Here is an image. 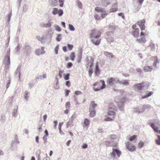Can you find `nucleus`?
Instances as JSON below:
<instances>
[{
	"mask_svg": "<svg viewBox=\"0 0 160 160\" xmlns=\"http://www.w3.org/2000/svg\"><path fill=\"white\" fill-rule=\"evenodd\" d=\"M73 46L71 44H68V47L69 49L70 50H72L73 48Z\"/></svg>",
	"mask_w": 160,
	"mask_h": 160,
	"instance_id": "63",
	"label": "nucleus"
},
{
	"mask_svg": "<svg viewBox=\"0 0 160 160\" xmlns=\"http://www.w3.org/2000/svg\"><path fill=\"white\" fill-rule=\"evenodd\" d=\"M65 74H64V79L65 80H67L69 79V76H70L69 73H68L67 75L64 76Z\"/></svg>",
	"mask_w": 160,
	"mask_h": 160,
	"instance_id": "56",
	"label": "nucleus"
},
{
	"mask_svg": "<svg viewBox=\"0 0 160 160\" xmlns=\"http://www.w3.org/2000/svg\"><path fill=\"white\" fill-rule=\"evenodd\" d=\"M100 82L102 83V86L99 88H95L94 89V91H98L101 89H103L105 87L106 85L105 83V82L103 80H101Z\"/></svg>",
	"mask_w": 160,
	"mask_h": 160,
	"instance_id": "19",
	"label": "nucleus"
},
{
	"mask_svg": "<svg viewBox=\"0 0 160 160\" xmlns=\"http://www.w3.org/2000/svg\"><path fill=\"white\" fill-rule=\"evenodd\" d=\"M51 3L52 5L53 6H56L58 5V0H51Z\"/></svg>",
	"mask_w": 160,
	"mask_h": 160,
	"instance_id": "34",
	"label": "nucleus"
},
{
	"mask_svg": "<svg viewBox=\"0 0 160 160\" xmlns=\"http://www.w3.org/2000/svg\"><path fill=\"white\" fill-rule=\"evenodd\" d=\"M108 114L110 116H115L116 115V113L113 111H109L108 112Z\"/></svg>",
	"mask_w": 160,
	"mask_h": 160,
	"instance_id": "43",
	"label": "nucleus"
},
{
	"mask_svg": "<svg viewBox=\"0 0 160 160\" xmlns=\"http://www.w3.org/2000/svg\"><path fill=\"white\" fill-rule=\"evenodd\" d=\"M21 72V67L20 66H18L16 71V74L17 76H18L19 77H20Z\"/></svg>",
	"mask_w": 160,
	"mask_h": 160,
	"instance_id": "30",
	"label": "nucleus"
},
{
	"mask_svg": "<svg viewBox=\"0 0 160 160\" xmlns=\"http://www.w3.org/2000/svg\"><path fill=\"white\" fill-rule=\"evenodd\" d=\"M63 124V123L62 122H60L59 123V125H58V129L59 130V132L61 135L64 134V132H63L61 131V129H62L61 127H62V126Z\"/></svg>",
	"mask_w": 160,
	"mask_h": 160,
	"instance_id": "33",
	"label": "nucleus"
},
{
	"mask_svg": "<svg viewBox=\"0 0 160 160\" xmlns=\"http://www.w3.org/2000/svg\"><path fill=\"white\" fill-rule=\"evenodd\" d=\"M100 14L102 18H103L108 14V13L103 10L101 12Z\"/></svg>",
	"mask_w": 160,
	"mask_h": 160,
	"instance_id": "37",
	"label": "nucleus"
},
{
	"mask_svg": "<svg viewBox=\"0 0 160 160\" xmlns=\"http://www.w3.org/2000/svg\"><path fill=\"white\" fill-rule=\"evenodd\" d=\"M73 120L70 119H69V121H68V122L67 123V127H72L73 126V125L72 124V122Z\"/></svg>",
	"mask_w": 160,
	"mask_h": 160,
	"instance_id": "32",
	"label": "nucleus"
},
{
	"mask_svg": "<svg viewBox=\"0 0 160 160\" xmlns=\"http://www.w3.org/2000/svg\"><path fill=\"white\" fill-rule=\"evenodd\" d=\"M74 101L75 102V104L76 106L77 107H78L79 105L77 99L76 98H75L74 99Z\"/></svg>",
	"mask_w": 160,
	"mask_h": 160,
	"instance_id": "62",
	"label": "nucleus"
},
{
	"mask_svg": "<svg viewBox=\"0 0 160 160\" xmlns=\"http://www.w3.org/2000/svg\"><path fill=\"white\" fill-rule=\"evenodd\" d=\"M5 54L3 61V63L5 65V69L6 71L8 70L10 67V49L9 48L8 51L4 52Z\"/></svg>",
	"mask_w": 160,
	"mask_h": 160,
	"instance_id": "4",
	"label": "nucleus"
},
{
	"mask_svg": "<svg viewBox=\"0 0 160 160\" xmlns=\"http://www.w3.org/2000/svg\"><path fill=\"white\" fill-rule=\"evenodd\" d=\"M95 73L96 76L98 75L100 73V69L99 67V62H97L95 65Z\"/></svg>",
	"mask_w": 160,
	"mask_h": 160,
	"instance_id": "14",
	"label": "nucleus"
},
{
	"mask_svg": "<svg viewBox=\"0 0 160 160\" xmlns=\"http://www.w3.org/2000/svg\"><path fill=\"white\" fill-rule=\"evenodd\" d=\"M46 38V36L45 35H43L42 37H37L38 40L40 41L42 43H43L45 42Z\"/></svg>",
	"mask_w": 160,
	"mask_h": 160,
	"instance_id": "16",
	"label": "nucleus"
},
{
	"mask_svg": "<svg viewBox=\"0 0 160 160\" xmlns=\"http://www.w3.org/2000/svg\"><path fill=\"white\" fill-rule=\"evenodd\" d=\"M90 123L89 120L87 118H86L84 119V124L86 127L88 126Z\"/></svg>",
	"mask_w": 160,
	"mask_h": 160,
	"instance_id": "40",
	"label": "nucleus"
},
{
	"mask_svg": "<svg viewBox=\"0 0 160 160\" xmlns=\"http://www.w3.org/2000/svg\"><path fill=\"white\" fill-rule=\"evenodd\" d=\"M18 108L16 109L15 108L13 111L12 114L14 116L16 117L17 115Z\"/></svg>",
	"mask_w": 160,
	"mask_h": 160,
	"instance_id": "45",
	"label": "nucleus"
},
{
	"mask_svg": "<svg viewBox=\"0 0 160 160\" xmlns=\"http://www.w3.org/2000/svg\"><path fill=\"white\" fill-rule=\"evenodd\" d=\"M47 137L46 135H44L43 137V139L44 141V144H46L47 142Z\"/></svg>",
	"mask_w": 160,
	"mask_h": 160,
	"instance_id": "55",
	"label": "nucleus"
},
{
	"mask_svg": "<svg viewBox=\"0 0 160 160\" xmlns=\"http://www.w3.org/2000/svg\"><path fill=\"white\" fill-rule=\"evenodd\" d=\"M19 141L17 136H15V138L12 141V144L11 146V149L12 150H16L17 148V145L19 143Z\"/></svg>",
	"mask_w": 160,
	"mask_h": 160,
	"instance_id": "7",
	"label": "nucleus"
},
{
	"mask_svg": "<svg viewBox=\"0 0 160 160\" xmlns=\"http://www.w3.org/2000/svg\"><path fill=\"white\" fill-rule=\"evenodd\" d=\"M146 107H147V106H143L134 108L133 111L134 112L138 113H142L144 112L145 108H146Z\"/></svg>",
	"mask_w": 160,
	"mask_h": 160,
	"instance_id": "8",
	"label": "nucleus"
},
{
	"mask_svg": "<svg viewBox=\"0 0 160 160\" xmlns=\"http://www.w3.org/2000/svg\"><path fill=\"white\" fill-rule=\"evenodd\" d=\"M144 145V143L142 141H139L138 144V148H141Z\"/></svg>",
	"mask_w": 160,
	"mask_h": 160,
	"instance_id": "50",
	"label": "nucleus"
},
{
	"mask_svg": "<svg viewBox=\"0 0 160 160\" xmlns=\"http://www.w3.org/2000/svg\"><path fill=\"white\" fill-rule=\"evenodd\" d=\"M139 29L138 28H135L132 32V34L133 36L136 38H138L139 35Z\"/></svg>",
	"mask_w": 160,
	"mask_h": 160,
	"instance_id": "15",
	"label": "nucleus"
},
{
	"mask_svg": "<svg viewBox=\"0 0 160 160\" xmlns=\"http://www.w3.org/2000/svg\"><path fill=\"white\" fill-rule=\"evenodd\" d=\"M75 94L77 95H79L82 94V93L80 91H76L75 92Z\"/></svg>",
	"mask_w": 160,
	"mask_h": 160,
	"instance_id": "64",
	"label": "nucleus"
},
{
	"mask_svg": "<svg viewBox=\"0 0 160 160\" xmlns=\"http://www.w3.org/2000/svg\"><path fill=\"white\" fill-rule=\"evenodd\" d=\"M113 120L112 118H111L109 117H108L105 118L104 119V121H111Z\"/></svg>",
	"mask_w": 160,
	"mask_h": 160,
	"instance_id": "61",
	"label": "nucleus"
},
{
	"mask_svg": "<svg viewBox=\"0 0 160 160\" xmlns=\"http://www.w3.org/2000/svg\"><path fill=\"white\" fill-rule=\"evenodd\" d=\"M142 83H143V85H144L143 87V89L144 90H146L149 88L150 86L149 83L147 82H144Z\"/></svg>",
	"mask_w": 160,
	"mask_h": 160,
	"instance_id": "28",
	"label": "nucleus"
},
{
	"mask_svg": "<svg viewBox=\"0 0 160 160\" xmlns=\"http://www.w3.org/2000/svg\"><path fill=\"white\" fill-rule=\"evenodd\" d=\"M69 29L71 31H74L75 30V28L71 24H68Z\"/></svg>",
	"mask_w": 160,
	"mask_h": 160,
	"instance_id": "49",
	"label": "nucleus"
},
{
	"mask_svg": "<svg viewBox=\"0 0 160 160\" xmlns=\"http://www.w3.org/2000/svg\"><path fill=\"white\" fill-rule=\"evenodd\" d=\"M129 82V80H122L121 81H119V82L118 83L121 84L122 85H127Z\"/></svg>",
	"mask_w": 160,
	"mask_h": 160,
	"instance_id": "27",
	"label": "nucleus"
},
{
	"mask_svg": "<svg viewBox=\"0 0 160 160\" xmlns=\"http://www.w3.org/2000/svg\"><path fill=\"white\" fill-rule=\"evenodd\" d=\"M127 148L130 151H133L135 150L136 147L134 145L130 144V142H127L126 145Z\"/></svg>",
	"mask_w": 160,
	"mask_h": 160,
	"instance_id": "9",
	"label": "nucleus"
},
{
	"mask_svg": "<svg viewBox=\"0 0 160 160\" xmlns=\"http://www.w3.org/2000/svg\"><path fill=\"white\" fill-rule=\"evenodd\" d=\"M9 41H10L9 40H7V42H6V44L5 45L4 47H5V48L4 50V52H7L8 51V49L9 48V49H10V47L9 46Z\"/></svg>",
	"mask_w": 160,
	"mask_h": 160,
	"instance_id": "24",
	"label": "nucleus"
},
{
	"mask_svg": "<svg viewBox=\"0 0 160 160\" xmlns=\"http://www.w3.org/2000/svg\"><path fill=\"white\" fill-rule=\"evenodd\" d=\"M92 66V63H91L90 65V68L89 69V76L90 77H91L92 76V73L93 72V71L92 70V69L91 68Z\"/></svg>",
	"mask_w": 160,
	"mask_h": 160,
	"instance_id": "36",
	"label": "nucleus"
},
{
	"mask_svg": "<svg viewBox=\"0 0 160 160\" xmlns=\"http://www.w3.org/2000/svg\"><path fill=\"white\" fill-rule=\"evenodd\" d=\"M30 93L28 91H25L24 92V98L27 101L28 100L29 97Z\"/></svg>",
	"mask_w": 160,
	"mask_h": 160,
	"instance_id": "26",
	"label": "nucleus"
},
{
	"mask_svg": "<svg viewBox=\"0 0 160 160\" xmlns=\"http://www.w3.org/2000/svg\"><path fill=\"white\" fill-rule=\"evenodd\" d=\"M153 93V92H148L145 95L142 96V98H148L152 95Z\"/></svg>",
	"mask_w": 160,
	"mask_h": 160,
	"instance_id": "31",
	"label": "nucleus"
},
{
	"mask_svg": "<svg viewBox=\"0 0 160 160\" xmlns=\"http://www.w3.org/2000/svg\"><path fill=\"white\" fill-rule=\"evenodd\" d=\"M59 48V45H58L55 48V52L56 54H58V50Z\"/></svg>",
	"mask_w": 160,
	"mask_h": 160,
	"instance_id": "54",
	"label": "nucleus"
},
{
	"mask_svg": "<svg viewBox=\"0 0 160 160\" xmlns=\"http://www.w3.org/2000/svg\"><path fill=\"white\" fill-rule=\"evenodd\" d=\"M54 88L56 89H58L59 88V82L58 80L57 81L56 83L54 85Z\"/></svg>",
	"mask_w": 160,
	"mask_h": 160,
	"instance_id": "51",
	"label": "nucleus"
},
{
	"mask_svg": "<svg viewBox=\"0 0 160 160\" xmlns=\"http://www.w3.org/2000/svg\"><path fill=\"white\" fill-rule=\"evenodd\" d=\"M143 83H137L134 85V87L135 89H137L138 90H141L143 89V87L144 86Z\"/></svg>",
	"mask_w": 160,
	"mask_h": 160,
	"instance_id": "12",
	"label": "nucleus"
},
{
	"mask_svg": "<svg viewBox=\"0 0 160 160\" xmlns=\"http://www.w3.org/2000/svg\"><path fill=\"white\" fill-rule=\"evenodd\" d=\"M89 112H90V117L91 118L93 117L96 113V111L95 110L92 111V110H89Z\"/></svg>",
	"mask_w": 160,
	"mask_h": 160,
	"instance_id": "38",
	"label": "nucleus"
},
{
	"mask_svg": "<svg viewBox=\"0 0 160 160\" xmlns=\"http://www.w3.org/2000/svg\"><path fill=\"white\" fill-rule=\"evenodd\" d=\"M101 33L98 30L94 29L92 30L90 33L91 40L93 43L96 45L99 44L101 39H99Z\"/></svg>",
	"mask_w": 160,
	"mask_h": 160,
	"instance_id": "2",
	"label": "nucleus"
},
{
	"mask_svg": "<svg viewBox=\"0 0 160 160\" xmlns=\"http://www.w3.org/2000/svg\"><path fill=\"white\" fill-rule=\"evenodd\" d=\"M59 2L60 3V6L61 7H62L63 6V0H59Z\"/></svg>",
	"mask_w": 160,
	"mask_h": 160,
	"instance_id": "60",
	"label": "nucleus"
},
{
	"mask_svg": "<svg viewBox=\"0 0 160 160\" xmlns=\"http://www.w3.org/2000/svg\"><path fill=\"white\" fill-rule=\"evenodd\" d=\"M95 10L98 12H99L100 13H101V12L103 10L102 8L98 7H96L95 8Z\"/></svg>",
	"mask_w": 160,
	"mask_h": 160,
	"instance_id": "42",
	"label": "nucleus"
},
{
	"mask_svg": "<svg viewBox=\"0 0 160 160\" xmlns=\"http://www.w3.org/2000/svg\"><path fill=\"white\" fill-rule=\"evenodd\" d=\"M119 82L118 78H110L107 80V86L109 87L113 88L116 86V84Z\"/></svg>",
	"mask_w": 160,
	"mask_h": 160,
	"instance_id": "5",
	"label": "nucleus"
},
{
	"mask_svg": "<svg viewBox=\"0 0 160 160\" xmlns=\"http://www.w3.org/2000/svg\"><path fill=\"white\" fill-rule=\"evenodd\" d=\"M44 47H42L41 48L38 49L36 50V54L37 55H39L45 53Z\"/></svg>",
	"mask_w": 160,
	"mask_h": 160,
	"instance_id": "11",
	"label": "nucleus"
},
{
	"mask_svg": "<svg viewBox=\"0 0 160 160\" xmlns=\"http://www.w3.org/2000/svg\"><path fill=\"white\" fill-rule=\"evenodd\" d=\"M56 30L58 32H60L61 31V28L58 25H56L55 26Z\"/></svg>",
	"mask_w": 160,
	"mask_h": 160,
	"instance_id": "57",
	"label": "nucleus"
},
{
	"mask_svg": "<svg viewBox=\"0 0 160 160\" xmlns=\"http://www.w3.org/2000/svg\"><path fill=\"white\" fill-rule=\"evenodd\" d=\"M52 13L54 15L58 14V17H61L62 15L63 12L61 9H58V8H54L52 9Z\"/></svg>",
	"mask_w": 160,
	"mask_h": 160,
	"instance_id": "6",
	"label": "nucleus"
},
{
	"mask_svg": "<svg viewBox=\"0 0 160 160\" xmlns=\"http://www.w3.org/2000/svg\"><path fill=\"white\" fill-rule=\"evenodd\" d=\"M62 35L61 34H58L57 35V37L56 38V40L58 42L60 41L62 38Z\"/></svg>",
	"mask_w": 160,
	"mask_h": 160,
	"instance_id": "48",
	"label": "nucleus"
},
{
	"mask_svg": "<svg viewBox=\"0 0 160 160\" xmlns=\"http://www.w3.org/2000/svg\"><path fill=\"white\" fill-rule=\"evenodd\" d=\"M155 124H156V123H155V122L152 123L151 124V127L154 130V131L155 132V130L156 129H158V128H155Z\"/></svg>",
	"mask_w": 160,
	"mask_h": 160,
	"instance_id": "53",
	"label": "nucleus"
},
{
	"mask_svg": "<svg viewBox=\"0 0 160 160\" xmlns=\"http://www.w3.org/2000/svg\"><path fill=\"white\" fill-rule=\"evenodd\" d=\"M25 51L27 55L29 54L31 52V48L28 45H26L25 48Z\"/></svg>",
	"mask_w": 160,
	"mask_h": 160,
	"instance_id": "17",
	"label": "nucleus"
},
{
	"mask_svg": "<svg viewBox=\"0 0 160 160\" xmlns=\"http://www.w3.org/2000/svg\"><path fill=\"white\" fill-rule=\"evenodd\" d=\"M76 6L79 9H82L83 5L82 2L79 0H77L76 1Z\"/></svg>",
	"mask_w": 160,
	"mask_h": 160,
	"instance_id": "20",
	"label": "nucleus"
},
{
	"mask_svg": "<svg viewBox=\"0 0 160 160\" xmlns=\"http://www.w3.org/2000/svg\"><path fill=\"white\" fill-rule=\"evenodd\" d=\"M145 22V20L144 19L142 20L139 21H138L137 24L138 25L141 29V30L142 31L145 29V25L144 24Z\"/></svg>",
	"mask_w": 160,
	"mask_h": 160,
	"instance_id": "10",
	"label": "nucleus"
},
{
	"mask_svg": "<svg viewBox=\"0 0 160 160\" xmlns=\"http://www.w3.org/2000/svg\"><path fill=\"white\" fill-rule=\"evenodd\" d=\"M47 78V75L45 74H44L42 75H41L38 76V79L42 80L46 78Z\"/></svg>",
	"mask_w": 160,
	"mask_h": 160,
	"instance_id": "41",
	"label": "nucleus"
},
{
	"mask_svg": "<svg viewBox=\"0 0 160 160\" xmlns=\"http://www.w3.org/2000/svg\"><path fill=\"white\" fill-rule=\"evenodd\" d=\"M146 40L145 37H141L140 38L137 39V41L140 43H144L146 42Z\"/></svg>",
	"mask_w": 160,
	"mask_h": 160,
	"instance_id": "22",
	"label": "nucleus"
},
{
	"mask_svg": "<svg viewBox=\"0 0 160 160\" xmlns=\"http://www.w3.org/2000/svg\"><path fill=\"white\" fill-rule=\"evenodd\" d=\"M70 57L71 60L74 61L75 58V53L74 52H72Z\"/></svg>",
	"mask_w": 160,
	"mask_h": 160,
	"instance_id": "44",
	"label": "nucleus"
},
{
	"mask_svg": "<svg viewBox=\"0 0 160 160\" xmlns=\"http://www.w3.org/2000/svg\"><path fill=\"white\" fill-rule=\"evenodd\" d=\"M112 151L110 154V157L113 159L119 158L121 154V152L118 147L117 144L115 143L112 146Z\"/></svg>",
	"mask_w": 160,
	"mask_h": 160,
	"instance_id": "3",
	"label": "nucleus"
},
{
	"mask_svg": "<svg viewBox=\"0 0 160 160\" xmlns=\"http://www.w3.org/2000/svg\"><path fill=\"white\" fill-rule=\"evenodd\" d=\"M126 98L123 97L122 98L120 99L119 97L116 98V100L117 101L114 102V103L110 104L108 106V108L110 109H112L113 110H116L117 108V106H118L119 109L120 110H122L124 107V102H125Z\"/></svg>",
	"mask_w": 160,
	"mask_h": 160,
	"instance_id": "1",
	"label": "nucleus"
},
{
	"mask_svg": "<svg viewBox=\"0 0 160 160\" xmlns=\"http://www.w3.org/2000/svg\"><path fill=\"white\" fill-rule=\"evenodd\" d=\"M97 104L95 103L94 101H92L89 106V110L95 111V108L97 107Z\"/></svg>",
	"mask_w": 160,
	"mask_h": 160,
	"instance_id": "13",
	"label": "nucleus"
},
{
	"mask_svg": "<svg viewBox=\"0 0 160 160\" xmlns=\"http://www.w3.org/2000/svg\"><path fill=\"white\" fill-rule=\"evenodd\" d=\"M136 137L137 136L136 135H133L132 137L129 138V140L130 141H132L136 139Z\"/></svg>",
	"mask_w": 160,
	"mask_h": 160,
	"instance_id": "47",
	"label": "nucleus"
},
{
	"mask_svg": "<svg viewBox=\"0 0 160 160\" xmlns=\"http://www.w3.org/2000/svg\"><path fill=\"white\" fill-rule=\"evenodd\" d=\"M94 18L96 19L99 20L101 18V16L98 15V14H95L94 16Z\"/></svg>",
	"mask_w": 160,
	"mask_h": 160,
	"instance_id": "58",
	"label": "nucleus"
},
{
	"mask_svg": "<svg viewBox=\"0 0 160 160\" xmlns=\"http://www.w3.org/2000/svg\"><path fill=\"white\" fill-rule=\"evenodd\" d=\"M104 54L107 57L109 58L110 59L112 58L114 56L112 53L107 52H104Z\"/></svg>",
	"mask_w": 160,
	"mask_h": 160,
	"instance_id": "23",
	"label": "nucleus"
},
{
	"mask_svg": "<svg viewBox=\"0 0 160 160\" xmlns=\"http://www.w3.org/2000/svg\"><path fill=\"white\" fill-rule=\"evenodd\" d=\"M158 139L156 140V143L157 144L160 145V135H158Z\"/></svg>",
	"mask_w": 160,
	"mask_h": 160,
	"instance_id": "52",
	"label": "nucleus"
},
{
	"mask_svg": "<svg viewBox=\"0 0 160 160\" xmlns=\"http://www.w3.org/2000/svg\"><path fill=\"white\" fill-rule=\"evenodd\" d=\"M109 0H103V2H104L103 5L105 6H107L111 2H108Z\"/></svg>",
	"mask_w": 160,
	"mask_h": 160,
	"instance_id": "46",
	"label": "nucleus"
},
{
	"mask_svg": "<svg viewBox=\"0 0 160 160\" xmlns=\"http://www.w3.org/2000/svg\"><path fill=\"white\" fill-rule=\"evenodd\" d=\"M12 16V13L11 11L9 12V13L7 15V18H6V21L8 24H10V22Z\"/></svg>",
	"mask_w": 160,
	"mask_h": 160,
	"instance_id": "21",
	"label": "nucleus"
},
{
	"mask_svg": "<svg viewBox=\"0 0 160 160\" xmlns=\"http://www.w3.org/2000/svg\"><path fill=\"white\" fill-rule=\"evenodd\" d=\"M28 6L27 4H25L23 7L22 12H26L28 11Z\"/></svg>",
	"mask_w": 160,
	"mask_h": 160,
	"instance_id": "35",
	"label": "nucleus"
},
{
	"mask_svg": "<svg viewBox=\"0 0 160 160\" xmlns=\"http://www.w3.org/2000/svg\"><path fill=\"white\" fill-rule=\"evenodd\" d=\"M117 3L114 4L112 5V8L110 9L109 12H115L117 11Z\"/></svg>",
	"mask_w": 160,
	"mask_h": 160,
	"instance_id": "18",
	"label": "nucleus"
},
{
	"mask_svg": "<svg viewBox=\"0 0 160 160\" xmlns=\"http://www.w3.org/2000/svg\"><path fill=\"white\" fill-rule=\"evenodd\" d=\"M52 24V22L50 20H49L48 22V23L47 24H44L43 25V27L46 28H49L51 27V25Z\"/></svg>",
	"mask_w": 160,
	"mask_h": 160,
	"instance_id": "29",
	"label": "nucleus"
},
{
	"mask_svg": "<svg viewBox=\"0 0 160 160\" xmlns=\"http://www.w3.org/2000/svg\"><path fill=\"white\" fill-rule=\"evenodd\" d=\"M82 49H80L78 54V57L79 58V60H80L82 58Z\"/></svg>",
	"mask_w": 160,
	"mask_h": 160,
	"instance_id": "39",
	"label": "nucleus"
},
{
	"mask_svg": "<svg viewBox=\"0 0 160 160\" xmlns=\"http://www.w3.org/2000/svg\"><path fill=\"white\" fill-rule=\"evenodd\" d=\"M144 70L145 72H147L148 71H151L152 69V66H146L144 67Z\"/></svg>",
	"mask_w": 160,
	"mask_h": 160,
	"instance_id": "25",
	"label": "nucleus"
},
{
	"mask_svg": "<svg viewBox=\"0 0 160 160\" xmlns=\"http://www.w3.org/2000/svg\"><path fill=\"white\" fill-rule=\"evenodd\" d=\"M65 107L66 108H69L70 107V104L69 102H66L65 105Z\"/></svg>",
	"mask_w": 160,
	"mask_h": 160,
	"instance_id": "59",
	"label": "nucleus"
}]
</instances>
